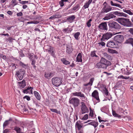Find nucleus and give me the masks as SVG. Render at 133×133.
Returning a JSON list of instances; mask_svg holds the SVG:
<instances>
[{
    "label": "nucleus",
    "mask_w": 133,
    "mask_h": 133,
    "mask_svg": "<svg viewBox=\"0 0 133 133\" xmlns=\"http://www.w3.org/2000/svg\"><path fill=\"white\" fill-rule=\"evenodd\" d=\"M83 124L81 123V122L79 121L77 122L76 123V127L78 130H80L82 128Z\"/></svg>",
    "instance_id": "obj_18"
},
{
    "label": "nucleus",
    "mask_w": 133,
    "mask_h": 133,
    "mask_svg": "<svg viewBox=\"0 0 133 133\" xmlns=\"http://www.w3.org/2000/svg\"><path fill=\"white\" fill-rule=\"evenodd\" d=\"M91 96L92 97L95 98L98 102L100 101L99 98L98 93L97 90H94Z\"/></svg>",
    "instance_id": "obj_13"
},
{
    "label": "nucleus",
    "mask_w": 133,
    "mask_h": 133,
    "mask_svg": "<svg viewBox=\"0 0 133 133\" xmlns=\"http://www.w3.org/2000/svg\"><path fill=\"white\" fill-rule=\"evenodd\" d=\"M88 124H90L94 126L95 128V129L98 126V123L96 121H92L90 123Z\"/></svg>",
    "instance_id": "obj_27"
},
{
    "label": "nucleus",
    "mask_w": 133,
    "mask_h": 133,
    "mask_svg": "<svg viewBox=\"0 0 133 133\" xmlns=\"http://www.w3.org/2000/svg\"><path fill=\"white\" fill-rule=\"evenodd\" d=\"M9 121L7 120L3 124V127H6V126L8 124Z\"/></svg>",
    "instance_id": "obj_51"
},
{
    "label": "nucleus",
    "mask_w": 133,
    "mask_h": 133,
    "mask_svg": "<svg viewBox=\"0 0 133 133\" xmlns=\"http://www.w3.org/2000/svg\"><path fill=\"white\" fill-rule=\"evenodd\" d=\"M110 3L111 5V6L117 7L121 9L122 8V6L116 3H114L112 1H110Z\"/></svg>",
    "instance_id": "obj_25"
},
{
    "label": "nucleus",
    "mask_w": 133,
    "mask_h": 133,
    "mask_svg": "<svg viewBox=\"0 0 133 133\" xmlns=\"http://www.w3.org/2000/svg\"><path fill=\"white\" fill-rule=\"evenodd\" d=\"M29 2L27 1H23L20 2V3L22 5H24L25 4L28 3Z\"/></svg>",
    "instance_id": "obj_49"
},
{
    "label": "nucleus",
    "mask_w": 133,
    "mask_h": 133,
    "mask_svg": "<svg viewBox=\"0 0 133 133\" xmlns=\"http://www.w3.org/2000/svg\"><path fill=\"white\" fill-rule=\"evenodd\" d=\"M66 2H69L68 0H61L59 1V4L60 6L62 7L64 5Z\"/></svg>",
    "instance_id": "obj_21"
},
{
    "label": "nucleus",
    "mask_w": 133,
    "mask_h": 133,
    "mask_svg": "<svg viewBox=\"0 0 133 133\" xmlns=\"http://www.w3.org/2000/svg\"><path fill=\"white\" fill-rule=\"evenodd\" d=\"M107 46L108 47L115 48H117V46L115 43L113 41H111L108 42Z\"/></svg>",
    "instance_id": "obj_15"
},
{
    "label": "nucleus",
    "mask_w": 133,
    "mask_h": 133,
    "mask_svg": "<svg viewBox=\"0 0 133 133\" xmlns=\"http://www.w3.org/2000/svg\"><path fill=\"white\" fill-rule=\"evenodd\" d=\"M29 57L31 59H32L33 57L34 56V54L33 53H28Z\"/></svg>",
    "instance_id": "obj_43"
},
{
    "label": "nucleus",
    "mask_w": 133,
    "mask_h": 133,
    "mask_svg": "<svg viewBox=\"0 0 133 133\" xmlns=\"http://www.w3.org/2000/svg\"><path fill=\"white\" fill-rule=\"evenodd\" d=\"M19 64L20 66L25 69L27 68L28 66V64H25L21 62H20Z\"/></svg>",
    "instance_id": "obj_35"
},
{
    "label": "nucleus",
    "mask_w": 133,
    "mask_h": 133,
    "mask_svg": "<svg viewBox=\"0 0 133 133\" xmlns=\"http://www.w3.org/2000/svg\"><path fill=\"white\" fill-rule=\"evenodd\" d=\"M39 22L37 21H29L27 22V24H37L39 23Z\"/></svg>",
    "instance_id": "obj_40"
},
{
    "label": "nucleus",
    "mask_w": 133,
    "mask_h": 133,
    "mask_svg": "<svg viewBox=\"0 0 133 133\" xmlns=\"http://www.w3.org/2000/svg\"><path fill=\"white\" fill-rule=\"evenodd\" d=\"M34 94L38 100H40L41 99V96L39 93L37 91H34Z\"/></svg>",
    "instance_id": "obj_23"
},
{
    "label": "nucleus",
    "mask_w": 133,
    "mask_h": 133,
    "mask_svg": "<svg viewBox=\"0 0 133 133\" xmlns=\"http://www.w3.org/2000/svg\"><path fill=\"white\" fill-rule=\"evenodd\" d=\"M116 21L121 25L127 27H131L133 25L132 22L129 19L124 18H118Z\"/></svg>",
    "instance_id": "obj_2"
},
{
    "label": "nucleus",
    "mask_w": 133,
    "mask_h": 133,
    "mask_svg": "<svg viewBox=\"0 0 133 133\" xmlns=\"http://www.w3.org/2000/svg\"><path fill=\"white\" fill-rule=\"evenodd\" d=\"M0 35L1 36H9V35L8 33L6 34L1 33L0 34Z\"/></svg>",
    "instance_id": "obj_60"
},
{
    "label": "nucleus",
    "mask_w": 133,
    "mask_h": 133,
    "mask_svg": "<svg viewBox=\"0 0 133 133\" xmlns=\"http://www.w3.org/2000/svg\"><path fill=\"white\" fill-rule=\"evenodd\" d=\"M103 54L104 56L107 59L110 60L112 59V57L110 55H108L107 53H103Z\"/></svg>",
    "instance_id": "obj_30"
},
{
    "label": "nucleus",
    "mask_w": 133,
    "mask_h": 133,
    "mask_svg": "<svg viewBox=\"0 0 133 133\" xmlns=\"http://www.w3.org/2000/svg\"><path fill=\"white\" fill-rule=\"evenodd\" d=\"M111 10V6L109 5H104L102 8L100 12H99V15L107 13Z\"/></svg>",
    "instance_id": "obj_6"
},
{
    "label": "nucleus",
    "mask_w": 133,
    "mask_h": 133,
    "mask_svg": "<svg viewBox=\"0 0 133 133\" xmlns=\"http://www.w3.org/2000/svg\"><path fill=\"white\" fill-rule=\"evenodd\" d=\"M124 37L122 35H118L114 38V40L119 43H121Z\"/></svg>",
    "instance_id": "obj_11"
},
{
    "label": "nucleus",
    "mask_w": 133,
    "mask_h": 133,
    "mask_svg": "<svg viewBox=\"0 0 133 133\" xmlns=\"http://www.w3.org/2000/svg\"><path fill=\"white\" fill-rule=\"evenodd\" d=\"M81 109L82 114L88 113L89 112V110L86 106L85 103L82 102H81Z\"/></svg>",
    "instance_id": "obj_10"
},
{
    "label": "nucleus",
    "mask_w": 133,
    "mask_h": 133,
    "mask_svg": "<svg viewBox=\"0 0 133 133\" xmlns=\"http://www.w3.org/2000/svg\"><path fill=\"white\" fill-rule=\"evenodd\" d=\"M14 39L11 37H9L8 38H6L5 40L6 42H9V43H11Z\"/></svg>",
    "instance_id": "obj_37"
},
{
    "label": "nucleus",
    "mask_w": 133,
    "mask_h": 133,
    "mask_svg": "<svg viewBox=\"0 0 133 133\" xmlns=\"http://www.w3.org/2000/svg\"><path fill=\"white\" fill-rule=\"evenodd\" d=\"M112 12H110L107 14L106 16L104 17L103 19L104 20H108L115 18L116 16L114 15L113 13H112Z\"/></svg>",
    "instance_id": "obj_12"
},
{
    "label": "nucleus",
    "mask_w": 133,
    "mask_h": 133,
    "mask_svg": "<svg viewBox=\"0 0 133 133\" xmlns=\"http://www.w3.org/2000/svg\"><path fill=\"white\" fill-rule=\"evenodd\" d=\"M81 54V53H79L78 54V55L76 58V61L79 62H81L82 61V59Z\"/></svg>",
    "instance_id": "obj_26"
},
{
    "label": "nucleus",
    "mask_w": 133,
    "mask_h": 133,
    "mask_svg": "<svg viewBox=\"0 0 133 133\" xmlns=\"http://www.w3.org/2000/svg\"><path fill=\"white\" fill-rule=\"evenodd\" d=\"M61 61L64 64L66 65L69 64H70V62L66 60V59L65 58H62Z\"/></svg>",
    "instance_id": "obj_31"
},
{
    "label": "nucleus",
    "mask_w": 133,
    "mask_h": 133,
    "mask_svg": "<svg viewBox=\"0 0 133 133\" xmlns=\"http://www.w3.org/2000/svg\"><path fill=\"white\" fill-rule=\"evenodd\" d=\"M72 95L74 96L79 97H85L84 95L82 94L81 92H75L72 93Z\"/></svg>",
    "instance_id": "obj_16"
},
{
    "label": "nucleus",
    "mask_w": 133,
    "mask_h": 133,
    "mask_svg": "<svg viewBox=\"0 0 133 133\" xmlns=\"http://www.w3.org/2000/svg\"><path fill=\"white\" fill-rule=\"evenodd\" d=\"M25 72L24 70L23 69H20L16 71V76L18 81L22 79Z\"/></svg>",
    "instance_id": "obj_5"
},
{
    "label": "nucleus",
    "mask_w": 133,
    "mask_h": 133,
    "mask_svg": "<svg viewBox=\"0 0 133 133\" xmlns=\"http://www.w3.org/2000/svg\"><path fill=\"white\" fill-rule=\"evenodd\" d=\"M98 27L100 31H107L108 30L107 23L106 22L102 23L99 24Z\"/></svg>",
    "instance_id": "obj_9"
},
{
    "label": "nucleus",
    "mask_w": 133,
    "mask_h": 133,
    "mask_svg": "<svg viewBox=\"0 0 133 133\" xmlns=\"http://www.w3.org/2000/svg\"><path fill=\"white\" fill-rule=\"evenodd\" d=\"M14 130L16 131L17 133H23L21 132V128L18 127H15Z\"/></svg>",
    "instance_id": "obj_33"
},
{
    "label": "nucleus",
    "mask_w": 133,
    "mask_h": 133,
    "mask_svg": "<svg viewBox=\"0 0 133 133\" xmlns=\"http://www.w3.org/2000/svg\"><path fill=\"white\" fill-rule=\"evenodd\" d=\"M80 35V32H77L74 33V37L76 40H78L79 39V36Z\"/></svg>",
    "instance_id": "obj_29"
},
{
    "label": "nucleus",
    "mask_w": 133,
    "mask_h": 133,
    "mask_svg": "<svg viewBox=\"0 0 133 133\" xmlns=\"http://www.w3.org/2000/svg\"><path fill=\"white\" fill-rule=\"evenodd\" d=\"M91 57H93L95 56L96 57H97V56L95 54V51H92L91 52Z\"/></svg>",
    "instance_id": "obj_44"
},
{
    "label": "nucleus",
    "mask_w": 133,
    "mask_h": 133,
    "mask_svg": "<svg viewBox=\"0 0 133 133\" xmlns=\"http://www.w3.org/2000/svg\"><path fill=\"white\" fill-rule=\"evenodd\" d=\"M23 15V13L21 12L17 13V16L18 17L22 16Z\"/></svg>",
    "instance_id": "obj_59"
},
{
    "label": "nucleus",
    "mask_w": 133,
    "mask_h": 133,
    "mask_svg": "<svg viewBox=\"0 0 133 133\" xmlns=\"http://www.w3.org/2000/svg\"><path fill=\"white\" fill-rule=\"evenodd\" d=\"M11 2L12 4H14V6L17 4V2L16 0H12Z\"/></svg>",
    "instance_id": "obj_47"
},
{
    "label": "nucleus",
    "mask_w": 133,
    "mask_h": 133,
    "mask_svg": "<svg viewBox=\"0 0 133 133\" xmlns=\"http://www.w3.org/2000/svg\"><path fill=\"white\" fill-rule=\"evenodd\" d=\"M49 53L52 56L55 57V54L53 50H48Z\"/></svg>",
    "instance_id": "obj_45"
},
{
    "label": "nucleus",
    "mask_w": 133,
    "mask_h": 133,
    "mask_svg": "<svg viewBox=\"0 0 133 133\" xmlns=\"http://www.w3.org/2000/svg\"><path fill=\"white\" fill-rule=\"evenodd\" d=\"M75 15H72L71 16H69L67 18V20L70 22H72L73 21L75 18Z\"/></svg>",
    "instance_id": "obj_24"
},
{
    "label": "nucleus",
    "mask_w": 133,
    "mask_h": 133,
    "mask_svg": "<svg viewBox=\"0 0 133 133\" xmlns=\"http://www.w3.org/2000/svg\"><path fill=\"white\" fill-rule=\"evenodd\" d=\"M54 75V73L50 72H46L44 74V77L48 79H49Z\"/></svg>",
    "instance_id": "obj_17"
},
{
    "label": "nucleus",
    "mask_w": 133,
    "mask_h": 133,
    "mask_svg": "<svg viewBox=\"0 0 133 133\" xmlns=\"http://www.w3.org/2000/svg\"><path fill=\"white\" fill-rule=\"evenodd\" d=\"M113 14L119 16H123L127 17L128 15L123 12H120L118 11H115L113 12Z\"/></svg>",
    "instance_id": "obj_14"
},
{
    "label": "nucleus",
    "mask_w": 133,
    "mask_h": 133,
    "mask_svg": "<svg viewBox=\"0 0 133 133\" xmlns=\"http://www.w3.org/2000/svg\"><path fill=\"white\" fill-rule=\"evenodd\" d=\"M79 99L76 97H73L70 99L69 103L72 104L74 107H77L79 103Z\"/></svg>",
    "instance_id": "obj_7"
},
{
    "label": "nucleus",
    "mask_w": 133,
    "mask_h": 133,
    "mask_svg": "<svg viewBox=\"0 0 133 133\" xmlns=\"http://www.w3.org/2000/svg\"><path fill=\"white\" fill-rule=\"evenodd\" d=\"M111 65L110 62L104 58H102L100 60V62L97 63L96 67L98 68L106 69L107 66Z\"/></svg>",
    "instance_id": "obj_1"
},
{
    "label": "nucleus",
    "mask_w": 133,
    "mask_h": 133,
    "mask_svg": "<svg viewBox=\"0 0 133 133\" xmlns=\"http://www.w3.org/2000/svg\"><path fill=\"white\" fill-rule=\"evenodd\" d=\"M75 2V1L74 0L71 3L70 5H69L68 6V8H67V9H68L69 8H70L72 5V4L74 3Z\"/></svg>",
    "instance_id": "obj_61"
},
{
    "label": "nucleus",
    "mask_w": 133,
    "mask_h": 133,
    "mask_svg": "<svg viewBox=\"0 0 133 133\" xmlns=\"http://www.w3.org/2000/svg\"><path fill=\"white\" fill-rule=\"evenodd\" d=\"M125 43L131 44L133 48V38H129L126 41Z\"/></svg>",
    "instance_id": "obj_22"
},
{
    "label": "nucleus",
    "mask_w": 133,
    "mask_h": 133,
    "mask_svg": "<svg viewBox=\"0 0 133 133\" xmlns=\"http://www.w3.org/2000/svg\"><path fill=\"white\" fill-rule=\"evenodd\" d=\"M118 78H122L123 79H128L127 77H124L123 75H120L118 77Z\"/></svg>",
    "instance_id": "obj_52"
},
{
    "label": "nucleus",
    "mask_w": 133,
    "mask_h": 133,
    "mask_svg": "<svg viewBox=\"0 0 133 133\" xmlns=\"http://www.w3.org/2000/svg\"><path fill=\"white\" fill-rule=\"evenodd\" d=\"M93 115L94 114L93 111L90 110L89 113V116L92 117H93Z\"/></svg>",
    "instance_id": "obj_53"
},
{
    "label": "nucleus",
    "mask_w": 133,
    "mask_h": 133,
    "mask_svg": "<svg viewBox=\"0 0 133 133\" xmlns=\"http://www.w3.org/2000/svg\"><path fill=\"white\" fill-rule=\"evenodd\" d=\"M112 114L115 117H117L118 118H121V116L120 115L117 114L115 111L112 110Z\"/></svg>",
    "instance_id": "obj_32"
},
{
    "label": "nucleus",
    "mask_w": 133,
    "mask_h": 133,
    "mask_svg": "<svg viewBox=\"0 0 133 133\" xmlns=\"http://www.w3.org/2000/svg\"><path fill=\"white\" fill-rule=\"evenodd\" d=\"M69 28H67L66 29H64L63 30V31L65 33H68L69 32Z\"/></svg>",
    "instance_id": "obj_54"
},
{
    "label": "nucleus",
    "mask_w": 133,
    "mask_h": 133,
    "mask_svg": "<svg viewBox=\"0 0 133 133\" xmlns=\"http://www.w3.org/2000/svg\"><path fill=\"white\" fill-rule=\"evenodd\" d=\"M88 117V114H85L83 117L82 119L84 120H86L87 119Z\"/></svg>",
    "instance_id": "obj_48"
},
{
    "label": "nucleus",
    "mask_w": 133,
    "mask_h": 133,
    "mask_svg": "<svg viewBox=\"0 0 133 133\" xmlns=\"http://www.w3.org/2000/svg\"><path fill=\"white\" fill-rule=\"evenodd\" d=\"M80 8V5L79 4H77L72 8V10L74 11H77Z\"/></svg>",
    "instance_id": "obj_36"
},
{
    "label": "nucleus",
    "mask_w": 133,
    "mask_h": 133,
    "mask_svg": "<svg viewBox=\"0 0 133 133\" xmlns=\"http://www.w3.org/2000/svg\"><path fill=\"white\" fill-rule=\"evenodd\" d=\"M92 21V19H90L88 20L86 23L87 26L88 27H90L91 26V22Z\"/></svg>",
    "instance_id": "obj_38"
},
{
    "label": "nucleus",
    "mask_w": 133,
    "mask_h": 133,
    "mask_svg": "<svg viewBox=\"0 0 133 133\" xmlns=\"http://www.w3.org/2000/svg\"><path fill=\"white\" fill-rule=\"evenodd\" d=\"M94 80V78H91L90 79V80L89 82V84L91 86L92 85L93 82Z\"/></svg>",
    "instance_id": "obj_46"
},
{
    "label": "nucleus",
    "mask_w": 133,
    "mask_h": 133,
    "mask_svg": "<svg viewBox=\"0 0 133 133\" xmlns=\"http://www.w3.org/2000/svg\"><path fill=\"white\" fill-rule=\"evenodd\" d=\"M18 83L20 88L21 89L26 86L25 81L24 79L21 82H18Z\"/></svg>",
    "instance_id": "obj_19"
},
{
    "label": "nucleus",
    "mask_w": 133,
    "mask_h": 133,
    "mask_svg": "<svg viewBox=\"0 0 133 133\" xmlns=\"http://www.w3.org/2000/svg\"><path fill=\"white\" fill-rule=\"evenodd\" d=\"M50 110L52 112H54L56 113H59L60 112L58 111L56 109H50Z\"/></svg>",
    "instance_id": "obj_42"
},
{
    "label": "nucleus",
    "mask_w": 133,
    "mask_h": 133,
    "mask_svg": "<svg viewBox=\"0 0 133 133\" xmlns=\"http://www.w3.org/2000/svg\"><path fill=\"white\" fill-rule=\"evenodd\" d=\"M52 82L55 86H59L62 82V79L58 77H55L52 78Z\"/></svg>",
    "instance_id": "obj_4"
},
{
    "label": "nucleus",
    "mask_w": 133,
    "mask_h": 133,
    "mask_svg": "<svg viewBox=\"0 0 133 133\" xmlns=\"http://www.w3.org/2000/svg\"><path fill=\"white\" fill-rule=\"evenodd\" d=\"M39 37L36 38L34 41V43L36 44L38 42L39 43H40V41L39 40Z\"/></svg>",
    "instance_id": "obj_50"
},
{
    "label": "nucleus",
    "mask_w": 133,
    "mask_h": 133,
    "mask_svg": "<svg viewBox=\"0 0 133 133\" xmlns=\"http://www.w3.org/2000/svg\"><path fill=\"white\" fill-rule=\"evenodd\" d=\"M33 89V88H32L31 87H28L26 89H24V90H23V93L24 94H27L28 93V90L31 89V92L32 94V90Z\"/></svg>",
    "instance_id": "obj_34"
},
{
    "label": "nucleus",
    "mask_w": 133,
    "mask_h": 133,
    "mask_svg": "<svg viewBox=\"0 0 133 133\" xmlns=\"http://www.w3.org/2000/svg\"><path fill=\"white\" fill-rule=\"evenodd\" d=\"M113 35L112 33L110 32H107L103 35L101 40L105 41L111 38Z\"/></svg>",
    "instance_id": "obj_8"
},
{
    "label": "nucleus",
    "mask_w": 133,
    "mask_h": 133,
    "mask_svg": "<svg viewBox=\"0 0 133 133\" xmlns=\"http://www.w3.org/2000/svg\"><path fill=\"white\" fill-rule=\"evenodd\" d=\"M99 45H101L102 46H104L105 45V43L103 42H101L98 43Z\"/></svg>",
    "instance_id": "obj_55"
},
{
    "label": "nucleus",
    "mask_w": 133,
    "mask_h": 133,
    "mask_svg": "<svg viewBox=\"0 0 133 133\" xmlns=\"http://www.w3.org/2000/svg\"><path fill=\"white\" fill-rule=\"evenodd\" d=\"M110 53L117 54L118 53L116 50H108Z\"/></svg>",
    "instance_id": "obj_58"
},
{
    "label": "nucleus",
    "mask_w": 133,
    "mask_h": 133,
    "mask_svg": "<svg viewBox=\"0 0 133 133\" xmlns=\"http://www.w3.org/2000/svg\"><path fill=\"white\" fill-rule=\"evenodd\" d=\"M31 64L32 65L34 69H36V66L35 65V63L36 62V61L34 59H32Z\"/></svg>",
    "instance_id": "obj_39"
},
{
    "label": "nucleus",
    "mask_w": 133,
    "mask_h": 133,
    "mask_svg": "<svg viewBox=\"0 0 133 133\" xmlns=\"http://www.w3.org/2000/svg\"><path fill=\"white\" fill-rule=\"evenodd\" d=\"M23 98H26L27 100L29 101L30 99V97L28 96H25L23 97Z\"/></svg>",
    "instance_id": "obj_56"
},
{
    "label": "nucleus",
    "mask_w": 133,
    "mask_h": 133,
    "mask_svg": "<svg viewBox=\"0 0 133 133\" xmlns=\"http://www.w3.org/2000/svg\"><path fill=\"white\" fill-rule=\"evenodd\" d=\"M129 31L130 34L133 35V28L129 29Z\"/></svg>",
    "instance_id": "obj_57"
},
{
    "label": "nucleus",
    "mask_w": 133,
    "mask_h": 133,
    "mask_svg": "<svg viewBox=\"0 0 133 133\" xmlns=\"http://www.w3.org/2000/svg\"><path fill=\"white\" fill-rule=\"evenodd\" d=\"M34 102L35 104L36 105V107H38L39 106V103H38V102L35 101Z\"/></svg>",
    "instance_id": "obj_62"
},
{
    "label": "nucleus",
    "mask_w": 133,
    "mask_h": 133,
    "mask_svg": "<svg viewBox=\"0 0 133 133\" xmlns=\"http://www.w3.org/2000/svg\"><path fill=\"white\" fill-rule=\"evenodd\" d=\"M92 1V0H89L88 2H85L83 7L82 8L83 9V8H84V9H86L88 8L89 5L91 3Z\"/></svg>",
    "instance_id": "obj_20"
},
{
    "label": "nucleus",
    "mask_w": 133,
    "mask_h": 133,
    "mask_svg": "<svg viewBox=\"0 0 133 133\" xmlns=\"http://www.w3.org/2000/svg\"><path fill=\"white\" fill-rule=\"evenodd\" d=\"M61 16L59 14H55L51 16L49 18L50 19H53L55 18H57L60 17Z\"/></svg>",
    "instance_id": "obj_28"
},
{
    "label": "nucleus",
    "mask_w": 133,
    "mask_h": 133,
    "mask_svg": "<svg viewBox=\"0 0 133 133\" xmlns=\"http://www.w3.org/2000/svg\"><path fill=\"white\" fill-rule=\"evenodd\" d=\"M66 48V50H71L72 49V45L71 44H67Z\"/></svg>",
    "instance_id": "obj_41"
},
{
    "label": "nucleus",
    "mask_w": 133,
    "mask_h": 133,
    "mask_svg": "<svg viewBox=\"0 0 133 133\" xmlns=\"http://www.w3.org/2000/svg\"><path fill=\"white\" fill-rule=\"evenodd\" d=\"M127 13L130 15H133V13L130 10H128Z\"/></svg>",
    "instance_id": "obj_64"
},
{
    "label": "nucleus",
    "mask_w": 133,
    "mask_h": 133,
    "mask_svg": "<svg viewBox=\"0 0 133 133\" xmlns=\"http://www.w3.org/2000/svg\"><path fill=\"white\" fill-rule=\"evenodd\" d=\"M7 13L8 14H9L10 15H11L13 14V12L12 11H10V10L8 11L7 12Z\"/></svg>",
    "instance_id": "obj_63"
},
{
    "label": "nucleus",
    "mask_w": 133,
    "mask_h": 133,
    "mask_svg": "<svg viewBox=\"0 0 133 133\" xmlns=\"http://www.w3.org/2000/svg\"><path fill=\"white\" fill-rule=\"evenodd\" d=\"M108 25L109 28V30L113 31L120 29V25L115 21L108 22Z\"/></svg>",
    "instance_id": "obj_3"
}]
</instances>
